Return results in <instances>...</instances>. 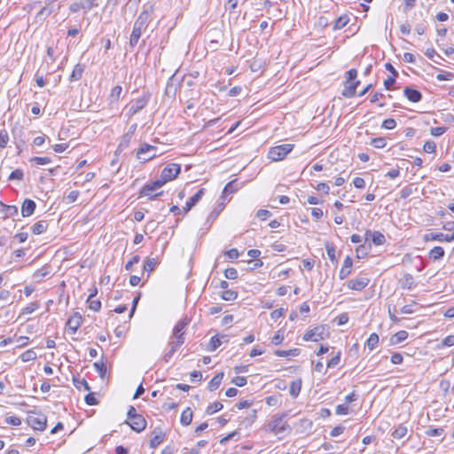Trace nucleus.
<instances>
[{
    "label": "nucleus",
    "instance_id": "f257e3e1",
    "mask_svg": "<svg viewBox=\"0 0 454 454\" xmlns=\"http://www.w3.org/2000/svg\"><path fill=\"white\" fill-rule=\"evenodd\" d=\"M149 20V11L145 10L139 14L137 19L135 20L129 43L130 47H135L137 44L141 37L142 32L145 30V28L148 26Z\"/></svg>",
    "mask_w": 454,
    "mask_h": 454
},
{
    "label": "nucleus",
    "instance_id": "f03ea898",
    "mask_svg": "<svg viewBox=\"0 0 454 454\" xmlns=\"http://www.w3.org/2000/svg\"><path fill=\"white\" fill-rule=\"evenodd\" d=\"M357 76V71L355 68L349 69L346 72V82L344 83V90L341 95L344 98H351L356 96V90L357 86L360 84L359 81H356Z\"/></svg>",
    "mask_w": 454,
    "mask_h": 454
},
{
    "label": "nucleus",
    "instance_id": "7ed1b4c3",
    "mask_svg": "<svg viewBox=\"0 0 454 454\" xmlns=\"http://www.w3.org/2000/svg\"><path fill=\"white\" fill-rule=\"evenodd\" d=\"M286 416V413L275 414L272 419L267 425V430L275 434H283L286 431H290L291 427L286 421H284V418Z\"/></svg>",
    "mask_w": 454,
    "mask_h": 454
},
{
    "label": "nucleus",
    "instance_id": "20e7f679",
    "mask_svg": "<svg viewBox=\"0 0 454 454\" xmlns=\"http://www.w3.org/2000/svg\"><path fill=\"white\" fill-rule=\"evenodd\" d=\"M294 145L292 144H283L280 145L270 147L268 152V158L272 161L282 160L292 152Z\"/></svg>",
    "mask_w": 454,
    "mask_h": 454
},
{
    "label": "nucleus",
    "instance_id": "39448f33",
    "mask_svg": "<svg viewBox=\"0 0 454 454\" xmlns=\"http://www.w3.org/2000/svg\"><path fill=\"white\" fill-rule=\"evenodd\" d=\"M27 422L35 430L43 431L46 428L47 419L43 413L32 411L27 416Z\"/></svg>",
    "mask_w": 454,
    "mask_h": 454
},
{
    "label": "nucleus",
    "instance_id": "423d86ee",
    "mask_svg": "<svg viewBox=\"0 0 454 454\" xmlns=\"http://www.w3.org/2000/svg\"><path fill=\"white\" fill-rule=\"evenodd\" d=\"M157 147L144 143L137 152V158L142 161L146 162L157 156Z\"/></svg>",
    "mask_w": 454,
    "mask_h": 454
},
{
    "label": "nucleus",
    "instance_id": "0eeeda50",
    "mask_svg": "<svg viewBox=\"0 0 454 454\" xmlns=\"http://www.w3.org/2000/svg\"><path fill=\"white\" fill-rule=\"evenodd\" d=\"M151 95L146 92L144 93L140 98H137L129 107L127 114L129 116H133L137 114L138 112L143 110L150 100Z\"/></svg>",
    "mask_w": 454,
    "mask_h": 454
},
{
    "label": "nucleus",
    "instance_id": "6e6552de",
    "mask_svg": "<svg viewBox=\"0 0 454 454\" xmlns=\"http://www.w3.org/2000/svg\"><path fill=\"white\" fill-rule=\"evenodd\" d=\"M181 167L179 164L169 163L162 169L160 176L167 183L175 179L179 175Z\"/></svg>",
    "mask_w": 454,
    "mask_h": 454
},
{
    "label": "nucleus",
    "instance_id": "1a4fd4ad",
    "mask_svg": "<svg viewBox=\"0 0 454 454\" xmlns=\"http://www.w3.org/2000/svg\"><path fill=\"white\" fill-rule=\"evenodd\" d=\"M325 338V327L322 325L317 326L306 332L303 335V340L317 342Z\"/></svg>",
    "mask_w": 454,
    "mask_h": 454
},
{
    "label": "nucleus",
    "instance_id": "9d476101",
    "mask_svg": "<svg viewBox=\"0 0 454 454\" xmlns=\"http://www.w3.org/2000/svg\"><path fill=\"white\" fill-rule=\"evenodd\" d=\"M369 239H371L375 246H381L386 242L385 236L380 231H366L365 240L367 241Z\"/></svg>",
    "mask_w": 454,
    "mask_h": 454
},
{
    "label": "nucleus",
    "instance_id": "9b49d317",
    "mask_svg": "<svg viewBox=\"0 0 454 454\" xmlns=\"http://www.w3.org/2000/svg\"><path fill=\"white\" fill-rule=\"evenodd\" d=\"M82 316L75 312L67 320V326L70 333H75L82 324Z\"/></svg>",
    "mask_w": 454,
    "mask_h": 454
},
{
    "label": "nucleus",
    "instance_id": "f8f14e48",
    "mask_svg": "<svg viewBox=\"0 0 454 454\" xmlns=\"http://www.w3.org/2000/svg\"><path fill=\"white\" fill-rule=\"evenodd\" d=\"M132 430L140 433L146 427V420L144 418L143 415H138L134 418V419H131L130 422H127Z\"/></svg>",
    "mask_w": 454,
    "mask_h": 454
},
{
    "label": "nucleus",
    "instance_id": "ddd939ff",
    "mask_svg": "<svg viewBox=\"0 0 454 454\" xmlns=\"http://www.w3.org/2000/svg\"><path fill=\"white\" fill-rule=\"evenodd\" d=\"M403 95L412 103H418L422 99L421 92L409 86L404 88Z\"/></svg>",
    "mask_w": 454,
    "mask_h": 454
},
{
    "label": "nucleus",
    "instance_id": "4468645a",
    "mask_svg": "<svg viewBox=\"0 0 454 454\" xmlns=\"http://www.w3.org/2000/svg\"><path fill=\"white\" fill-rule=\"evenodd\" d=\"M189 322L190 320L187 317L179 320L174 326L172 338H184V329Z\"/></svg>",
    "mask_w": 454,
    "mask_h": 454
},
{
    "label": "nucleus",
    "instance_id": "2eb2a0df",
    "mask_svg": "<svg viewBox=\"0 0 454 454\" xmlns=\"http://www.w3.org/2000/svg\"><path fill=\"white\" fill-rule=\"evenodd\" d=\"M36 204L30 199H26L21 205V215L24 217L30 216L34 214Z\"/></svg>",
    "mask_w": 454,
    "mask_h": 454
},
{
    "label": "nucleus",
    "instance_id": "dca6fc26",
    "mask_svg": "<svg viewBox=\"0 0 454 454\" xmlns=\"http://www.w3.org/2000/svg\"><path fill=\"white\" fill-rule=\"evenodd\" d=\"M165 434L161 431L160 428L157 427L153 431V437L150 440V447L152 449H155L158 445H160L163 439Z\"/></svg>",
    "mask_w": 454,
    "mask_h": 454
},
{
    "label": "nucleus",
    "instance_id": "f3484780",
    "mask_svg": "<svg viewBox=\"0 0 454 454\" xmlns=\"http://www.w3.org/2000/svg\"><path fill=\"white\" fill-rule=\"evenodd\" d=\"M424 239L426 241L429 240H436L440 242H450L452 239H450V235H446L442 232H430L425 235Z\"/></svg>",
    "mask_w": 454,
    "mask_h": 454
},
{
    "label": "nucleus",
    "instance_id": "a211bd4d",
    "mask_svg": "<svg viewBox=\"0 0 454 454\" xmlns=\"http://www.w3.org/2000/svg\"><path fill=\"white\" fill-rule=\"evenodd\" d=\"M121 92H122V87L121 85H116L111 90L109 98H108L109 105L111 106H113L118 103V101L121 98Z\"/></svg>",
    "mask_w": 454,
    "mask_h": 454
},
{
    "label": "nucleus",
    "instance_id": "6ab92c4d",
    "mask_svg": "<svg viewBox=\"0 0 454 454\" xmlns=\"http://www.w3.org/2000/svg\"><path fill=\"white\" fill-rule=\"evenodd\" d=\"M175 75L170 76L167 82L165 95L168 98H174L176 94L177 87L175 83Z\"/></svg>",
    "mask_w": 454,
    "mask_h": 454
},
{
    "label": "nucleus",
    "instance_id": "aec40b11",
    "mask_svg": "<svg viewBox=\"0 0 454 454\" xmlns=\"http://www.w3.org/2000/svg\"><path fill=\"white\" fill-rule=\"evenodd\" d=\"M352 263H353L352 258L350 256H347L345 258V260L343 262V265L340 270V278H344L350 274L351 269H352Z\"/></svg>",
    "mask_w": 454,
    "mask_h": 454
},
{
    "label": "nucleus",
    "instance_id": "412c9836",
    "mask_svg": "<svg viewBox=\"0 0 454 454\" xmlns=\"http://www.w3.org/2000/svg\"><path fill=\"white\" fill-rule=\"evenodd\" d=\"M157 189L153 185V184H146L145 185L141 192H140V196H147L149 197L150 200H153L155 199L156 197L161 195L163 192H160L159 193H155V194H153V192L154 191H156Z\"/></svg>",
    "mask_w": 454,
    "mask_h": 454
},
{
    "label": "nucleus",
    "instance_id": "4be33fe9",
    "mask_svg": "<svg viewBox=\"0 0 454 454\" xmlns=\"http://www.w3.org/2000/svg\"><path fill=\"white\" fill-rule=\"evenodd\" d=\"M157 189L153 185V184H146L145 185L141 192H140V196H147L149 197L150 200H153L155 199L156 197L161 195L163 192H160L159 193H155V194H153V192L154 191H156Z\"/></svg>",
    "mask_w": 454,
    "mask_h": 454
},
{
    "label": "nucleus",
    "instance_id": "5701e85b",
    "mask_svg": "<svg viewBox=\"0 0 454 454\" xmlns=\"http://www.w3.org/2000/svg\"><path fill=\"white\" fill-rule=\"evenodd\" d=\"M131 132H126L121 138V141L117 146L116 152L121 153L129 147L131 141Z\"/></svg>",
    "mask_w": 454,
    "mask_h": 454
},
{
    "label": "nucleus",
    "instance_id": "b1692460",
    "mask_svg": "<svg viewBox=\"0 0 454 454\" xmlns=\"http://www.w3.org/2000/svg\"><path fill=\"white\" fill-rule=\"evenodd\" d=\"M224 373L219 372L216 375H215L212 380L209 381L207 388L209 391H214L217 389L223 379Z\"/></svg>",
    "mask_w": 454,
    "mask_h": 454
},
{
    "label": "nucleus",
    "instance_id": "393cba45",
    "mask_svg": "<svg viewBox=\"0 0 454 454\" xmlns=\"http://www.w3.org/2000/svg\"><path fill=\"white\" fill-rule=\"evenodd\" d=\"M408 338V333L404 330H401L391 336L390 343L392 345H396L405 340Z\"/></svg>",
    "mask_w": 454,
    "mask_h": 454
},
{
    "label": "nucleus",
    "instance_id": "a878e982",
    "mask_svg": "<svg viewBox=\"0 0 454 454\" xmlns=\"http://www.w3.org/2000/svg\"><path fill=\"white\" fill-rule=\"evenodd\" d=\"M193 413L191 408H186L181 414L180 422L183 426H189L192 421Z\"/></svg>",
    "mask_w": 454,
    "mask_h": 454
},
{
    "label": "nucleus",
    "instance_id": "bb28decb",
    "mask_svg": "<svg viewBox=\"0 0 454 454\" xmlns=\"http://www.w3.org/2000/svg\"><path fill=\"white\" fill-rule=\"evenodd\" d=\"M48 228V223L47 221L42 220L37 223H35L32 227V232L35 235H40L43 233Z\"/></svg>",
    "mask_w": 454,
    "mask_h": 454
},
{
    "label": "nucleus",
    "instance_id": "cd10ccee",
    "mask_svg": "<svg viewBox=\"0 0 454 454\" xmlns=\"http://www.w3.org/2000/svg\"><path fill=\"white\" fill-rule=\"evenodd\" d=\"M408 432L407 427L403 424H400L393 432H392V437L395 439H402L406 435Z\"/></svg>",
    "mask_w": 454,
    "mask_h": 454
},
{
    "label": "nucleus",
    "instance_id": "c85d7f7f",
    "mask_svg": "<svg viewBox=\"0 0 454 454\" xmlns=\"http://www.w3.org/2000/svg\"><path fill=\"white\" fill-rule=\"evenodd\" d=\"M349 21V18L347 14H343L335 20L333 24V29L338 30L344 27Z\"/></svg>",
    "mask_w": 454,
    "mask_h": 454
},
{
    "label": "nucleus",
    "instance_id": "c756f323",
    "mask_svg": "<svg viewBox=\"0 0 454 454\" xmlns=\"http://www.w3.org/2000/svg\"><path fill=\"white\" fill-rule=\"evenodd\" d=\"M82 72H83L82 67L81 65L77 64L74 67L72 74L69 76V81L74 82V81L80 80L82 78Z\"/></svg>",
    "mask_w": 454,
    "mask_h": 454
},
{
    "label": "nucleus",
    "instance_id": "7c9ffc66",
    "mask_svg": "<svg viewBox=\"0 0 454 454\" xmlns=\"http://www.w3.org/2000/svg\"><path fill=\"white\" fill-rule=\"evenodd\" d=\"M300 349L299 348H293V349H289V350H276L275 351V355L278 356H297L300 355Z\"/></svg>",
    "mask_w": 454,
    "mask_h": 454
},
{
    "label": "nucleus",
    "instance_id": "2f4dec72",
    "mask_svg": "<svg viewBox=\"0 0 454 454\" xmlns=\"http://www.w3.org/2000/svg\"><path fill=\"white\" fill-rule=\"evenodd\" d=\"M430 258L438 260L444 255V249L442 247H434L429 252Z\"/></svg>",
    "mask_w": 454,
    "mask_h": 454
},
{
    "label": "nucleus",
    "instance_id": "473e14b6",
    "mask_svg": "<svg viewBox=\"0 0 454 454\" xmlns=\"http://www.w3.org/2000/svg\"><path fill=\"white\" fill-rule=\"evenodd\" d=\"M184 343V338H170L168 346L172 351H176Z\"/></svg>",
    "mask_w": 454,
    "mask_h": 454
},
{
    "label": "nucleus",
    "instance_id": "72a5a7b5",
    "mask_svg": "<svg viewBox=\"0 0 454 454\" xmlns=\"http://www.w3.org/2000/svg\"><path fill=\"white\" fill-rule=\"evenodd\" d=\"M378 343H379V335L377 333H373L369 336V338L366 341V346L370 350H372L376 348Z\"/></svg>",
    "mask_w": 454,
    "mask_h": 454
},
{
    "label": "nucleus",
    "instance_id": "f704fd0d",
    "mask_svg": "<svg viewBox=\"0 0 454 454\" xmlns=\"http://www.w3.org/2000/svg\"><path fill=\"white\" fill-rule=\"evenodd\" d=\"M222 342L223 340L217 335L211 337L207 346V350L215 351L222 344Z\"/></svg>",
    "mask_w": 454,
    "mask_h": 454
},
{
    "label": "nucleus",
    "instance_id": "c9c22d12",
    "mask_svg": "<svg viewBox=\"0 0 454 454\" xmlns=\"http://www.w3.org/2000/svg\"><path fill=\"white\" fill-rule=\"evenodd\" d=\"M96 372L98 373L101 379H104L106 374V365L103 362H96L93 364Z\"/></svg>",
    "mask_w": 454,
    "mask_h": 454
},
{
    "label": "nucleus",
    "instance_id": "e433bc0d",
    "mask_svg": "<svg viewBox=\"0 0 454 454\" xmlns=\"http://www.w3.org/2000/svg\"><path fill=\"white\" fill-rule=\"evenodd\" d=\"M220 295L225 301H234L237 298L238 294L233 290H223L220 292Z\"/></svg>",
    "mask_w": 454,
    "mask_h": 454
},
{
    "label": "nucleus",
    "instance_id": "4c0bfd02",
    "mask_svg": "<svg viewBox=\"0 0 454 454\" xmlns=\"http://www.w3.org/2000/svg\"><path fill=\"white\" fill-rule=\"evenodd\" d=\"M223 408V404L219 402H215L213 403H210L207 410L206 413L208 415H212L219 411H221Z\"/></svg>",
    "mask_w": 454,
    "mask_h": 454
},
{
    "label": "nucleus",
    "instance_id": "58836bf2",
    "mask_svg": "<svg viewBox=\"0 0 454 454\" xmlns=\"http://www.w3.org/2000/svg\"><path fill=\"white\" fill-rule=\"evenodd\" d=\"M369 250H370V244L360 245L356 250L357 258L365 257L368 254Z\"/></svg>",
    "mask_w": 454,
    "mask_h": 454
},
{
    "label": "nucleus",
    "instance_id": "ea45409f",
    "mask_svg": "<svg viewBox=\"0 0 454 454\" xmlns=\"http://www.w3.org/2000/svg\"><path fill=\"white\" fill-rule=\"evenodd\" d=\"M81 2H82V8L85 12L90 11L94 7L98 6V0H83Z\"/></svg>",
    "mask_w": 454,
    "mask_h": 454
},
{
    "label": "nucleus",
    "instance_id": "a19ab883",
    "mask_svg": "<svg viewBox=\"0 0 454 454\" xmlns=\"http://www.w3.org/2000/svg\"><path fill=\"white\" fill-rule=\"evenodd\" d=\"M158 262L155 258H148L144 264V271L148 272V274L154 270Z\"/></svg>",
    "mask_w": 454,
    "mask_h": 454
},
{
    "label": "nucleus",
    "instance_id": "79ce46f5",
    "mask_svg": "<svg viewBox=\"0 0 454 454\" xmlns=\"http://www.w3.org/2000/svg\"><path fill=\"white\" fill-rule=\"evenodd\" d=\"M206 189L200 188L194 195L189 199V202L194 207L205 194Z\"/></svg>",
    "mask_w": 454,
    "mask_h": 454
},
{
    "label": "nucleus",
    "instance_id": "37998d69",
    "mask_svg": "<svg viewBox=\"0 0 454 454\" xmlns=\"http://www.w3.org/2000/svg\"><path fill=\"white\" fill-rule=\"evenodd\" d=\"M443 433H444V430L442 427H437V428L429 427L426 431V434L430 437H442Z\"/></svg>",
    "mask_w": 454,
    "mask_h": 454
},
{
    "label": "nucleus",
    "instance_id": "c03bdc74",
    "mask_svg": "<svg viewBox=\"0 0 454 454\" xmlns=\"http://www.w3.org/2000/svg\"><path fill=\"white\" fill-rule=\"evenodd\" d=\"M74 385L78 389L83 388L84 390H87V391L90 390V387L88 382L84 379H81V380L74 379Z\"/></svg>",
    "mask_w": 454,
    "mask_h": 454
},
{
    "label": "nucleus",
    "instance_id": "a18cd8bd",
    "mask_svg": "<svg viewBox=\"0 0 454 454\" xmlns=\"http://www.w3.org/2000/svg\"><path fill=\"white\" fill-rule=\"evenodd\" d=\"M30 162L35 165H45L51 162V159L50 157H33L30 159Z\"/></svg>",
    "mask_w": 454,
    "mask_h": 454
},
{
    "label": "nucleus",
    "instance_id": "49530a36",
    "mask_svg": "<svg viewBox=\"0 0 454 454\" xmlns=\"http://www.w3.org/2000/svg\"><path fill=\"white\" fill-rule=\"evenodd\" d=\"M301 381H299V382L293 381L290 385V390H289L290 395L294 397H296L301 391Z\"/></svg>",
    "mask_w": 454,
    "mask_h": 454
},
{
    "label": "nucleus",
    "instance_id": "de8ad7c7",
    "mask_svg": "<svg viewBox=\"0 0 454 454\" xmlns=\"http://www.w3.org/2000/svg\"><path fill=\"white\" fill-rule=\"evenodd\" d=\"M371 145L378 149L384 148L387 145L386 139L384 137H376L371 141Z\"/></svg>",
    "mask_w": 454,
    "mask_h": 454
},
{
    "label": "nucleus",
    "instance_id": "09e8293b",
    "mask_svg": "<svg viewBox=\"0 0 454 454\" xmlns=\"http://www.w3.org/2000/svg\"><path fill=\"white\" fill-rule=\"evenodd\" d=\"M436 144L434 141H427L423 146V150L425 153H433L435 152Z\"/></svg>",
    "mask_w": 454,
    "mask_h": 454
},
{
    "label": "nucleus",
    "instance_id": "8fccbe9b",
    "mask_svg": "<svg viewBox=\"0 0 454 454\" xmlns=\"http://www.w3.org/2000/svg\"><path fill=\"white\" fill-rule=\"evenodd\" d=\"M40 304L38 301L29 303L23 309V314H31L39 308Z\"/></svg>",
    "mask_w": 454,
    "mask_h": 454
},
{
    "label": "nucleus",
    "instance_id": "3c124183",
    "mask_svg": "<svg viewBox=\"0 0 454 454\" xmlns=\"http://www.w3.org/2000/svg\"><path fill=\"white\" fill-rule=\"evenodd\" d=\"M9 141V136L5 129L0 130V148L6 147Z\"/></svg>",
    "mask_w": 454,
    "mask_h": 454
},
{
    "label": "nucleus",
    "instance_id": "603ef678",
    "mask_svg": "<svg viewBox=\"0 0 454 454\" xmlns=\"http://www.w3.org/2000/svg\"><path fill=\"white\" fill-rule=\"evenodd\" d=\"M89 308L94 311H98L101 308V302L98 300H93V298H88Z\"/></svg>",
    "mask_w": 454,
    "mask_h": 454
},
{
    "label": "nucleus",
    "instance_id": "864d4df0",
    "mask_svg": "<svg viewBox=\"0 0 454 454\" xmlns=\"http://www.w3.org/2000/svg\"><path fill=\"white\" fill-rule=\"evenodd\" d=\"M224 275L226 278L234 280L238 278V271L234 268H229L225 270Z\"/></svg>",
    "mask_w": 454,
    "mask_h": 454
},
{
    "label": "nucleus",
    "instance_id": "5fc2aeb1",
    "mask_svg": "<svg viewBox=\"0 0 454 454\" xmlns=\"http://www.w3.org/2000/svg\"><path fill=\"white\" fill-rule=\"evenodd\" d=\"M23 176H24L23 171L21 169L18 168V169L13 170L10 174L9 179L10 180H22Z\"/></svg>",
    "mask_w": 454,
    "mask_h": 454
},
{
    "label": "nucleus",
    "instance_id": "6e6d98bb",
    "mask_svg": "<svg viewBox=\"0 0 454 454\" xmlns=\"http://www.w3.org/2000/svg\"><path fill=\"white\" fill-rule=\"evenodd\" d=\"M395 126H396V121L393 118L386 119L382 122V128H384L386 129H393L395 128Z\"/></svg>",
    "mask_w": 454,
    "mask_h": 454
},
{
    "label": "nucleus",
    "instance_id": "4d7b16f0",
    "mask_svg": "<svg viewBox=\"0 0 454 454\" xmlns=\"http://www.w3.org/2000/svg\"><path fill=\"white\" fill-rule=\"evenodd\" d=\"M413 192V190H412V186L411 185H407V186H404L401 192H400V197L402 199H406L408 198L409 196H411Z\"/></svg>",
    "mask_w": 454,
    "mask_h": 454
},
{
    "label": "nucleus",
    "instance_id": "13d9d810",
    "mask_svg": "<svg viewBox=\"0 0 454 454\" xmlns=\"http://www.w3.org/2000/svg\"><path fill=\"white\" fill-rule=\"evenodd\" d=\"M284 340V334L281 331H278L277 333L271 338V343L274 345H279Z\"/></svg>",
    "mask_w": 454,
    "mask_h": 454
},
{
    "label": "nucleus",
    "instance_id": "bf43d9fd",
    "mask_svg": "<svg viewBox=\"0 0 454 454\" xmlns=\"http://www.w3.org/2000/svg\"><path fill=\"white\" fill-rule=\"evenodd\" d=\"M247 380L246 377L243 376H237L234 377L231 380V383L238 387H244L247 384Z\"/></svg>",
    "mask_w": 454,
    "mask_h": 454
},
{
    "label": "nucleus",
    "instance_id": "052dcab7",
    "mask_svg": "<svg viewBox=\"0 0 454 454\" xmlns=\"http://www.w3.org/2000/svg\"><path fill=\"white\" fill-rule=\"evenodd\" d=\"M237 191V188L234 185V182H229L223 188V194H231Z\"/></svg>",
    "mask_w": 454,
    "mask_h": 454
},
{
    "label": "nucleus",
    "instance_id": "680f3d73",
    "mask_svg": "<svg viewBox=\"0 0 454 454\" xmlns=\"http://www.w3.org/2000/svg\"><path fill=\"white\" fill-rule=\"evenodd\" d=\"M340 361V352H338L334 356H333L327 363V367L333 368L335 367Z\"/></svg>",
    "mask_w": 454,
    "mask_h": 454
},
{
    "label": "nucleus",
    "instance_id": "e2e57ef3",
    "mask_svg": "<svg viewBox=\"0 0 454 454\" xmlns=\"http://www.w3.org/2000/svg\"><path fill=\"white\" fill-rule=\"evenodd\" d=\"M447 130L446 127H434L430 129V134L434 137H439Z\"/></svg>",
    "mask_w": 454,
    "mask_h": 454
},
{
    "label": "nucleus",
    "instance_id": "0e129e2a",
    "mask_svg": "<svg viewBox=\"0 0 454 454\" xmlns=\"http://www.w3.org/2000/svg\"><path fill=\"white\" fill-rule=\"evenodd\" d=\"M256 215L259 219L264 221L271 215V213L266 209H259L256 213Z\"/></svg>",
    "mask_w": 454,
    "mask_h": 454
},
{
    "label": "nucleus",
    "instance_id": "69168bd1",
    "mask_svg": "<svg viewBox=\"0 0 454 454\" xmlns=\"http://www.w3.org/2000/svg\"><path fill=\"white\" fill-rule=\"evenodd\" d=\"M335 321L338 325H345L348 321V316L347 313H342L336 317Z\"/></svg>",
    "mask_w": 454,
    "mask_h": 454
},
{
    "label": "nucleus",
    "instance_id": "338daca9",
    "mask_svg": "<svg viewBox=\"0 0 454 454\" xmlns=\"http://www.w3.org/2000/svg\"><path fill=\"white\" fill-rule=\"evenodd\" d=\"M84 399H85V403L88 405H96V404H98V400L95 397L93 393H89L88 395H86Z\"/></svg>",
    "mask_w": 454,
    "mask_h": 454
},
{
    "label": "nucleus",
    "instance_id": "774afa93",
    "mask_svg": "<svg viewBox=\"0 0 454 454\" xmlns=\"http://www.w3.org/2000/svg\"><path fill=\"white\" fill-rule=\"evenodd\" d=\"M442 346L451 347L454 346V335H448L442 340Z\"/></svg>",
    "mask_w": 454,
    "mask_h": 454
}]
</instances>
